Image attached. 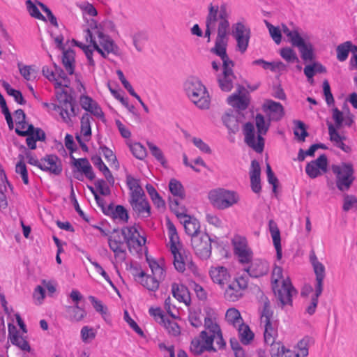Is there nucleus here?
Listing matches in <instances>:
<instances>
[{"label":"nucleus","instance_id":"obj_3","mask_svg":"<svg viewBox=\"0 0 357 357\" xmlns=\"http://www.w3.org/2000/svg\"><path fill=\"white\" fill-rule=\"evenodd\" d=\"M255 124L257 129V138L255 139V130L254 125L246 123L243 126L245 142L257 153H261L264 148V139L263 135H266L270 126V122L266 121L261 114H257L255 116Z\"/></svg>","mask_w":357,"mask_h":357},{"label":"nucleus","instance_id":"obj_49","mask_svg":"<svg viewBox=\"0 0 357 357\" xmlns=\"http://www.w3.org/2000/svg\"><path fill=\"white\" fill-rule=\"evenodd\" d=\"M351 42L346 41L343 43L340 44L337 48V59L340 61H344L349 55L351 50Z\"/></svg>","mask_w":357,"mask_h":357},{"label":"nucleus","instance_id":"obj_19","mask_svg":"<svg viewBox=\"0 0 357 357\" xmlns=\"http://www.w3.org/2000/svg\"><path fill=\"white\" fill-rule=\"evenodd\" d=\"M264 338L266 345L270 346L271 350L280 349V342H276L278 337V321H273L268 324H264Z\"/></svg>","mask_w":357,"mask_h":357},{"label":"nucleus","instance_id":"obj_37","mask_svg":"<svg viewBox=\"0 0 357 357\" xmlns=\"http://www.w3.org/2000/svg\"><path fill=\"white\" fill-rule=\"evenodd\" d=\"M126 184L130 190V197L132 196L144 195V192L140 185V181L128 174L126 176Z\"/></svg>","mask_w":357,"mask_h":357},{"label":"nucleus","instance_id":"obj_48","mask_svg":"<svg viewBox=\"0 0 357 357\" xmlns=\"http://www.w3.org/2000/svg\"><path fill=\"white\" fill-rule=\"evenodd\" d=\"M224 125L227 128L229 131L236 133L239 130V124L236 118L231 114H225L222 117Z\"/></svg>","mask_w":357,"mask_h":357},{"label":"nucleus","instance_id":"obj_42","mask_svg":"<svg viewBox=\"0 0 357 357\" xmlns=\"http://www.w3.org/2000/svg\"><path fill=\"white\" fill-rule=\"evenodd\" d=\"M75 54L74 52L66 51L63 54L62 62L65 67L66 70L68 72L69 75H73L74 73L75 66Z\"/></svg>","mask_w":357,"mask_h":357},{"label":"nucleus","instance_id":"obj_58","mask_svg":"<svg viewBox=\"0 0 357 357\" xmlns=\"http://www.w3.org/2000/svg\"><path fill=\"white\" fill-rule=\"evenodd\" d=\"M202 312L200 311L190 310L188 314V321L190 325L198 328L202 326Z\"/></svg>","mask_w":357,"mask_h":357},{"label":"nucleus","instance_id":"obj_1","mask_svg":"<svg viewBox=\"0 0 357 357\" xmlns=\"http://www.w3.org/2000/svg\"><path fill=\"white\" fill-rule=\"evenodd\" d=\"M91 26L92 30L89 28L85 30V38L90 45H86L79 43H77V45L83 50L89 64L94 66L95 61L92 56L93 50H96L103 58H106L109 53L116 54L119 48L109 36L98 30L95 20H91Z\"/></svg>","mask_w":357,"mask_h":357},{"label":"nucleus","instance_id":"obj_54","mask_svg":"<svg viewBox=\"0 0 357 357\" xmlns=\"http://www.w3.org/2000/svg\"><path fill=\"white\" fill-rule=\"evenodd\" d=\"M132 155L139 160H143L146 156V150L144 146L139 142L129 144Z\"/></svg>","mask_w":357,"mask_h":357},{"label":"nucleus","instance_id":"obj_61","mask_svg":"<svg viewBox=\"0 0 357 357\" xmlns=\"http://www.w3.org/2000/svg\"><path fill=\"white\" fill-rule=\"evenodd\" d=\"M280 56L287 62L293 63L298 62V58L294 52V50L291 47H284L280 50Z\"/></svg>","mask_w":357,"mask_h":357},{"label":"nucleus","instance_id":"obj_9","mask_svg":"<svg viewBox=\"0 0 357 357\" xmlns=\"http://www.w3.org/2000/svg\"><path fill=\"white\" fill-rule=\"evenodd\" d=\"M56 96L59 105H54V109L59 110L60 116L65 122L68 123L71 121V116H77L79 108H76L73 96L66 91L62 89L58 91Z\"/></svg>","mask_w":357,"mask_h":357},{"label":"nucleus","instance_id":"obj_39","mask_svg":"<svg viewBox=\"0 0 357 357\" xmlns=\"http://www.w3.org/2000/svg\"><path fill=\"white\" fill-rule=\"evenodd\" d=\"M238 336L241 342L243 344H248L254 338V333L250 329V327L243 322L237 326Z\"/></svg>","mask_w":357,"mask_h":357},{"label":"nucleus","instance_id":"obj_29","mask_svg":"<svg viewBox=\"0 0 357 357\" xmlns=\"http://www.w3.org/2000/svg\"><path fill=\"white\" fill-rule=\"evenodd\" d=\"M70 158L73 159V166H75L79 172L84 174L90 181H93L95 178V173L87 158L76 159L73 155H70Z\"/></svg>","mask_w":357,"mask_h":357},{"label":"nucleus","instance_id":"obj_27","mask_svg":"<svg viewBox=\"0 0 357 357\" xmlns=\"http://www.w3.org/2000/svg\"><path fill=\"white\" fill-rule=\"evenodd\" d=\"M210 276L213 282L223 287L230 279L227 269L224 266L212 267L209 271Z\"/></svg>","mask_w":357,"mask_h":357},{"label":"nucleus","instance_id":"obj_50","mask_svg":"<svg viewBox=\"0 0 357 357\" xmlns=\"http://www.w3.org/2000/svg\"><path fill=\"white\" fill-rule=\"evenodd\" d=\"M147 146L151 151V153L152 155L163 166L166 167L167 161L165 160V158L163 155L162 151L161 149L157 146L156 145L153 144L152 142H148Z\"/></svg>","mask_w":357,"mask_h":357},{"label":"nucleus","instance_id":"obj_31","mask_svg":"<svg viewBox=\"0 0 357 357\" xmlns=\"http://www.w3.org/2000/svg\"><path fill=\"white\" fill-rule=\"evenodd\" d=\"M107 212L105 215L111 216L113 219H119L124 222H127L129 219V215L126 208L121 205H117L115 208L112 204L107 206Z\"/></svg>","mask_w":357,"mask_h":357},{"label":"nucleus","instance_id":"obj_59","mask_svg":"<svg viewBox=\"0 0 357 357\" xmlns=\"http://www.w3.org/2000/svg\"><path fill=\"white\" fill-rule=\"evenodd\" d=\"M351 208H357V197L353 195H344L342 209L347 212Z\"/></svg>","mask_w":357,"mask_h":357},{"label":"nucleus","instance_id":"obj_20","mask_svg":"<svg viewBox=\"0 0 357 357\" xmlns=\"http://www.w3.org/2000/svg\"><path fill=\"white\" fill-rule=\"evenodd\" d=\"M40 169L54 175H59L62 172L61 161L56 155H47L40 159Z\"/></svg>","mask_w":357,"mask_h":357},{"label":"nucleus","instance_id":"obj_26","mask_svg":"<svg viewBox=\"0 0 357 357\" xmlns=\"http://www.w3.org/2000/svg\"><path fill=\"white\" fill-rule=\"evenodd\" d=\"M65 317L70 322L77 323L82 321L87 314L84 307L79 305H67L65 307Z\"/></svg>","mask_w":357,"mask_h":357},{"label":"nucleus","instance_id":"obj_28","mask_svg":"<svg viewBox=\"0 0 357 357\" xmlns=\"http://www.w3.org/2000/svg\"><path fill=\"white\" fill-rule=\"evenodd\" d=\"M8 337L10 342L23 351H29L31 347L28 342L19 335V332L11 324H8Z\"/></svg>","mask_w":357,"mask_h":357},{"label":"nucleus","instance_id":"obj_32","mask_svg":"<svg viewBox=\"0 0 357 357\" xmlns=\"http://www.w3.org/2000/svg\"><path fill=\"white\" fill-rule=\"evenodd\" d=\"M245 271L252 278H259L264 275L268 272V267L265 262L255 261L251 263L250 266L245 268Z\"/></svg>","mask_w":357,"mask_h":357},{"label":"nucleus","instance_id":"obj_18","mask_svg":"<svg viewBox=\"0 0 357 357\" xmlns=\"http://www.w3.org/2000/svg\"><path fill=\"white\" fill-rule=\"evenodd\" d=\"M328 159L325 154H321L316 160L308 162L305 172L310 178H315L327 172Z\"/></svg>","mask_w":357,"mask_h":357},{"label":"nucleus","instance_id":"obj_6","mask_svg":"<svg viewBox=\"0 0 357 357\" xmlns=\"http://www.w3.org/2000/svg\"><path fill=\"white\" fill-rule=\"evenodd\" d=\"M229 31V20L223 18L218 26V34L215 38V45L211 49V52L213 53L220 57L222 61V65H225L226 63L231 64L232 63H234L229 58L227 54Z\"/></svg>","mask_w":357,"mask_h":357},{"label":"nucleus","instance_id":"obj_55","mask_svg":"<svg viewBox=\"0 0 357 357\" xmlns=\"http://www.w3.org/2000/svg\"><path fill=\"white\" fill-rule=\"evenodd\" d=\"M149 267L151 270L152 277L155 278L158 281L165 277V270L155 260L149 261Z\"/></svg>","mask_w":357,"mask_h":357},{"label":"nucleus","instance_id":"obj_23","mask_svg":"<svg viewBox=\"0 0 357 357\" xmlns=\"http://www.w3.org/2000/svg\"><path fill=\"white\" fill-rule=\"evenodd\" d=\"M263 109L268 112L273 121H280L284 115V107L280 102L272 100H266L263 105Z\"/></svg>","mask_w":357,"mask_h":357},{"label":"nucleus","instance_id":"obj_12","mask_svg":"<svg viewBox=\"0 0 357 357\" xmlns=\"http://www.w3.org/2000/svg\"><path fill=\"white\" fill-rule=\"evenodd\" d=\"M248 276L243 275L236 278L228 284L226 288L224 297L228 301H236L243 295V291L248 288Z\"/></svg>","mask_w":357,"mask_h":357},{"label":"nucleus","instance_id":"obj_24","mask_svg":"<svg viewBox=\"0 0 357 357\" xmlns=\"http://www.w3.org/2000/svg\"><path fill=\"white\" fill-rule=\"evenodd\" d=\"M328 129L330 140L334 145L347 153H350L351 148L344 143V140L347 137L344 135H340L338 131L336 130V128L331 123H328Z\"/></svg>","mask_w":357,"mask_h":357},{"label":"nucleus","instance_id":"obj_53","mask_svg":"<svg viewBox=\"0 0 357 357\" xmlns=\"http://www.w3.org/2000/svg\"><path fill=\"white\" fill-rule=\"evenodd\" d=\"M311 339L309 337H305L297 344V351L295 352L296 357H306L308 355V346Z\"/></svg>","mask_w":357,"mask_h":357},{"label":"nucleus","instance_id":"obj_30","mask_svg":"<svg viewBox=\"0 0 357 357\" xmlns=\"http://www.w3.org/2000/svg\"><path fill=\"white\" fill-rule=\"evenodd\" d=\"M181 223L183 225L186 234L190 236L191 238L201 235L200 224L195 218L189 215L181 221Z\"/></svg>","mask_w":357,"mask_h":357},{"label":"nucleus","instance_id":"obj_45","mask_svg":"<svg viewBox=\"0 0 357 357\" xmlns=\"http://www.w3.org/2000/svg\"><path fill=\"white\" fill-rule=\"evenodd\" d=\"M170 192L174 196L183 199L185 198V190L180 181L175 178L170 180L169 183Z\"/></svg>","mask_w":357,"mask_h":357},{"label":"nucleus","instance_id":"obj_35","mask_svg":"<svg viewBox=\"0 0 357 357\" xmlns=\"http://www.w3.org/2000/svg\"><path fill=\"white\" fill-rule=\"evenodd\" d=\"M169 205L170 210L176 215L180 222L189 216L187 214V208L185 206L180 204L178 199L169 198Z\"/></svg>","mask_w":357,"mask_h":357},{"label":"nucleus","instance_id":"obj_40","mask_svg":"<svg viewBox=\"0 0 357 357\" xmlns=\"http://www.w3.org/2000/svg\"><path fill=\"white\" fill-rule=\"evenodd\" d=\"M166 226L169 238L170 248H172L173 245H181V244L179 241V236L174 223L169 219H167Z\"/></svg>","mask_w":357,"mask_h":357},{"label":"nucleus","instance_id":"obj_64","mask_svg":"<svg viewBox=\"0 0 357 357\" xmlns=\"http://www.w3.org/2000/svg\"><path fill=\"white\" fill-rule=\"evenodd\" d=\"M272 357H296L295 352L289 349H285V347L281 344L280 349H275V351L270 350Z\"/></svg>","mask_w":357,"mask_h":357},{"label":"nucleus","instance_id":"obj_5","mask_svg":"<svg viewBox=\"0 0 357 357\" xmlns=\"http://www.w3.org/2000/svg\"><path fill=\"white\" fill-rule=\"evenodd\" d=\"M282 31L288 38L289 41L294 47L298 48L301 58L303 61H312L314 59V48L312 44L305 41L297 29L290 30L286 25L282 24Z\"/></svg>","mask_w":357,"mask_h":357},{"label":"nucleus","instance_id":"obj_43","mask_svg":"<svg viewBox=\"0 0 357 357\" xmlns=\"http://www.w3.org/2000/svg\"><path fill=\"white\" fill-rule=\"evenodd\" d=\"M146 189L155 206L158 208H164L165 206V202L160 196L155 188L151 184H147L146 185Z\"/></svg>","mask_w":357,"mask_h":357},{"label":"nucleus","instance_id":"obj_51","mask_svg":"<svg viewBox=\"0 0 357 357\" xmlns=\"http://www.w3.org/2000/svg\"><path fill=\"white\" fill-rule=\"evenodd\" d=\"M91 116L89 113H84L81 119V133L84 137L91 135Z\"/></svg>","mask_w":357,"mask_h":357},{"label":"nucleus","instance_id":"obj_36","mask_svg":"<svg viewBox=\"0 0 357 357\" xmlns=\"http://www.w3.org/2000/svg\"><path fill=\"white\" fill-rule=\"evenodd\" d=\"M141 279V284L149 291H155L159 287V281L151 275H146L144 271H141L139 274Z\"/></svg>","mask_w":357,"mask_h":357},{"label":"nucleus","instance_id":"obj_57","mask_svg":"<svg viewBox=\"0 0 357 357\" xmlns=\"http://www.w3.org/2000/svg\"><path fill=\"white\" fill-rule=\"evenodd\" d=\"M250 36V29L242 22H236L233 25L232 35L235 37Z\"/></svg>","mask_w":357,"mask_h":357},{"label":"nucleus","instance_id":"obj_33","mask_svg":"<svg viewBox=\"0 0 357 357\" xmlns=\"http://www.w3.org/2000/svg\"><path fill=\"white\" fill-rule=\"evenodd\" d=\"M262 307L261 309V324H268L270 322L275 321L273 319V311L271 308L270 301L266 296H263L261 298Z\"/></svg>","mask_w":357,"mask_h":357},{"label":"nucleus","instance_id":"obj_17","mask_svg":"<svg viewBox=\"0 0 357 357\" xmlns=\"http://www.w3.org/2000/svg\"><path fill=\"white\" fill-rule=\"evenodd\" d=\"M129 203L138 217L147 218L151 216V206L146 198L145 193L144 195L130 197Z\"/></svg>","mask_w":357,"mask_h":357},{"label":"nucleus","instance_id":"obj_16","mask_svg":"<svg viewBox=\"0 0 357 357\" xmlns=\"http://www.w3.org/2000/svg\"><path fill=\"white\" fill-rule=\"evenodd\" d=\"M108 243L109 248L114 253L115 258L121 262L125 261L126 259V243L117 231L114 230L113 234L108 237Z\"/></svg>","mask_w":357,"mask_h":357},{"label":"nucleus","instance_id":"obj_2","mask_svg":"<svg viewBox=\"0 0 357 357\" xmlns=\"http://www.w3.org/2000/svg\"><path fill=\"white\" fill-rule=\"evenodd\" d=\"M215 340L219 349L225 348L226 343L220 326L211 318L205 317L204 330L191 340L190 351L195 356H200L204 351L215 352L217 349L213 347Z\"/></svg>","mask_w":357,"mask_h":357},{"label":"nucleus","instance_id":"obj_52","mask_svg":"<svg viewBox=\"0 0 357 357\" xmlns=\"http://www.w3.org/2000/svg\"><path fill=\"white\" fill-rule=\"evenodd\" d=\"M268 229L274 245L281 244L280 231L277 223L273 220L268 221Z\"/></svg>","mask_w":357,"mask_h":357},{"label":"nucleus","instance_id":"obj_41","mask_svg":"<svg viewBox=\"0 0 357 357\" xmlns=\"http://www.w3.org/2000/svg\"><path fill=\"white\" fill-rule=\"evenodd\" d=\"M133 45L138 52H142L148 40V35L144 31H137L131 36Z\"/></svg>","mask_w":357,"mask_h":357},{"label":"nucleus","instance_id":"obj_38","mask_svg":"<svg viewBox=\"0 0 357 357\" xmlns=\"http://www.w3.org/2000/svg\"><path fill=\"white\" fill-rule=\"evenodd\" d=\"M172 292L173 296L179 302H183L187 304L188 300L190 301L189 296H188V289L183 284L173 283L172 285Z\"/></svg>","mask_w":357,"mask_h":357},{"label":"nucleus","instance_id":"obj_7","mask_svg":"<svg viewBox=\"0 0 357 357\" xmlns=\"http://www.w3.org/2000/svg\"><path fill=\"white\" fill-rule=\"evenodd\" d=\"M331 170L335 175L337 188L341 192L348 191L355 181L353 165L346 162L332 165Z\"/></svg>","mask_w":357,"mask_h":357},{"label":"nucleus","instance_id":"obj_60","mask_svg":"<svg viewBox=\"0 0 357 357\" xmlns=\"http://www.w3.org/2000/svg\"><path fill=\"white\" fill-rule=\"evenodd\" d=\"M18 68L21 75L27 81L33 80L36 78V73L30 66H22L18 63Z\"/></svg>","mask_w":357,"mask_h":357},{"label":"nucleus","instance_id":"obj_15","mask_svg":"<svg viewBox=\"0 0 357 357\" xmlns=\"http://www.w3.org/2000/svg\"><path fill=\"white\" fill-rule=\"evenodd\" d=\"M234 67V63L222 65V73L217 77L218 86L222 91L229 92L234 87L237 79L233 70Z\"/></svg>","mask_w":357,"mask_h":357},{"label":"nucleus","instance_id":"obj_14","mask_svg":"<svg viewBox=\"0 0 357 357\" xmlns=\"http://www.w3.org/2000/svg\"><path fill=\"white\" fill-rule=\"evenodd\" d=\"M273 290L282 307L285 305H291L293 294L297 293L289 279L283 280L281 287L273 285Z\"/></svg>","mask_w":357,"mask_h":357},{"label":"nucleus","instance_id":"obj_34","mask_svg":"<svg viewBox=\"0 0 357 357\" xmlns=\"http://www.w3.org/2000/svg\"><path fill=\"white\" fill-rule=\"evenodd\" d=\"M16 133L20 136L31 135L36 141L44 142L46 139L45 132L39 128H35L32 124H29L26 130L15 129Z\"/></svg>","mask_w":357,"mask_h":357},{"label":"nucleus","instance_id":"obj_10","mask_svg":"<svg viewBox=\"0 0 357 357\" xmlns=\"http://www.w3.org/2000/svg\"><path fill=\"white\" fill-rule=\"evenodd\" d=\"M223 18L229 20V14L227 11L226 6L222 5L219 7L218 5L213 6L211 3L208 6V13L206 19V30L204 36L208 38V41H210L211 31L215 30L216 26L218 27L219 26L222 19Z\"/></svg>","mask_w":357,"mask_h":357},{"label":"nucleus","instance_id":"obj_4","mask_svg":"<svg viewBox=\"0 0 357 357\" xmlns=\"http://www.w3.org/2000/svg\"><path fill=\"white\" fill-rule=\"evenodd\" d=\"M184 91L188 98L199 109H207L211 98L205 86L197 77H190L184 83Z\"/></svg>","mask_w":357,"mask_h":357},{"label":"nucleus","instance_id":"obj_8","mask_svg":"<svg viewBox=\"0 0 357 357\" xmlns=\"http://www.w3.org/2000/svg\"><path fill=\"white\" fill-rule=\"evenodd\" d=\"M208 198L211 204L220 210L228 208L240 200L239 195L236 192L224 188L211 190Z\"/></svg>","mask_w":357,"mask_h":357},{"label":"nucleus","instance_id":"obj_13","mask_svg":"<svg viewBox=\"0 0 357 357\" xmlns=\"http://www.w3.org/2000/svg\"><path fill=\"white\" fill-rule=\"evenodd\" d=\"M191 245L195 254L202 259H207L211 255V239L207 234L191 238Z\"/></svg>","mask_w":357,"mask_h":357},{"label":"nucleus","instance_id":"obj_21","mask_svg":"<svg viewBox=\"0 0 357 357\" xmlns=\"http://www.w3.org/2000/svg\"><path fill=\"white\" fill-rule=\"evenodd\" d=\"M310 261L312 265L314 272L316 275L315 289L323 291V281L325 278V267L324 264L318 261L314 250H312L310 254Z\"/></svg>","mask_w":357,"mask_h":357},{"label":"nucleus","instance_id":"obj_25","mask_svg":"<svg viewBox=\"0 0 357 357\" xmlns=\"http://www.w3.org/2000/svg\"><path fill=\"white\" fill-rule=\"evenodd\" d=\"M242 89H244L243 86L239 85L238 88V93H235L229 96L227 98V102L234 107H236L241 110H245L250 104V98L245 94H239Z\"/></svg>","mask_w":357,"mask_h":357},{"label":"nucleus","instance_id":"obj_44","mask_svg":"<svg viewBox=\"0 0 357 357\" xmlns=\"http://www.w3.org/2000/svg\"><path fill=\"white\" fill-rule=\"evenodd\" d=\"M226 320L228 323L237 328L243 323V319L241 316L239 311L235 308H229L227 310L225 314Z\"/></svg>","mask_w":357,"mask_h":357},{"label":"nucleus","instance_id":"obj_63","mask_svg":"<svg viewBox=\"0 0 357 357\" xmlns=\"http://www.w3.org/2000/svg\"><path fill=\"white\" fill-rule=\"evenodd\" d=\"M295 123L296 125V129L294 130V133L298 137L299 141L304 142L305 137L308 136V132L305 129V125L301 121H296Z\"/></svg>","mask_w":357,"mask_h":357},{"label":"nucleus","instance_id":"obj_46","mask_svg":"<svg viewBox=\"0 0 357 357\" xmlns=\"http://www.w3.org/2000/svg\"><path fill=\"white\" fill-rule=\"evenodd\" d=\"M56 79L54 81V86L56 89H61V87H68L70 81L66 75V73L61 68L56 67Z\"/></svg>","mask_w":357,"mask_h":357},{"label":"nucleus","instance_id":"obj_11","mask_svg":"<svg viewBox=\"0 0 357 357\" xmlns=\"http://www.w3.org/2000/svg\"><path fill=\"white\" fill-rule=\"evenodd\" d=\"M170 251L174 256V267L178 272L183 273L187 268L192 272L196 271L197 268L192 261L190 252L183 248L182 245H173Z\"/></svg>","mask_w":357,"mask_h":357},{"label":"nucleus","instance_id":"obj_62","mask_svg":"<svg viewBox=\"0 0 357 357\" xmlns=\"http://www.w3.org/2000/svg\"><path fill=\"white\" fill-rule=\"evenodd\" d=\"M265 23L267 28L268 29L269 33L272 39L276 44H280L282 40L281 30L279 29V27L274 26L267 21H265Z\"/></svg>","mask_w":357,"mask_h":357},{"label":"nucleus","instance_id":"obj_22","mask_svg":"<svg viewBox=\"0 0 357 357\" xmlns=\"http://www.w3.org/2000/svg\"><path fill=\"white\" fill-rule=\"evenodd\" d=\"M121 234L128 247L130 246L131 243H136L138 247H142L146 243V238L140 236L139 233L134 226L122 228Z\"/></svg>","mask_w":357,"mask_h":357},{"label":"nucleus","instance_id":"obj_47","mask_svg":"<svg viewBox=\"0 0 357 357\" xmlns=\"http://www.w3.org/2000/svg\"><path fill=\"white\" fill-rule=\"evenodd\" d=\"M20 160L17 162L15 165V172L16 174L20 175L23 183L25 185H28L29 183V176H28V171L26 169V164L24 161V157L23 155H19Z\"/></svg>","mask_w":357,"mask_h":357},{"label":"nucleus","instance_id":"obj_56","mask_svg":"<svg viewBox=\"0 0 357 357\" xmlns=\"http://www.w3.org/2000/svg\"><path fill=\"white\" fill-rule=\"evenodd\" d=\"M167 333L172 336L176 337L181 334V328L178 324L174 321L167 319L162 324Z\"/></svg>","mask_w":357,"mask_h":357}]
</instances>
